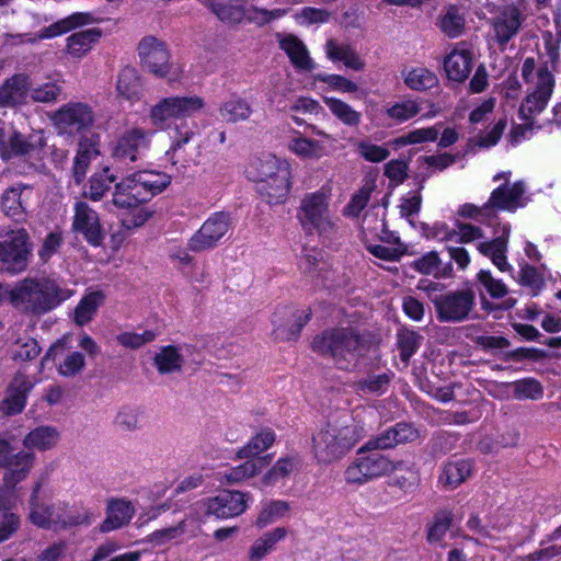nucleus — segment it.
<instances>
[{"mask_svg":"<svg viewBox=\"0 0 561 561\" xmlns=\"http://www.w3.org/2000/svg\"><path fill=\"white\" fill-rule=\"evenodd\" d=\"M288 148L298 157H301L304 159H312L319 157L321 145L318 140L299 136L291 139V141L288 145Z\"/></svg>","mask_w":561,"mask_h":561,"instance_id":"052dcab7","label":"nucleus"},{"mask_svg":"<svg viewBox=\"0 0 561 561\" xmlns=\"http://www.w3.org/2000/svg\"><path fill=\"white\" fill-rule=\"evenodd\" d=\"M473 471V462L469 459L447 461L439 474L438 481L447 489H456L465 482Z\"/></svg>","mask_w":561,"mask_h":561,"instance_id":"7c9ffc66","label":"nucleus"},{"mask_svg":"<svg viewBox=\"0 0 561 561\" xmlns=\"http://www.w3.org/2000/svg\"><path fill=\"white\" fill-rule=\"evenodd\" d=\"M137 49L140 61L148 71L161 78L169 73L170 53L163 42L146 36L139 42Z\"/></svg>","mask_w":561,"mask_h":561,"instance_id":"f3484780","label":"nucleus"},{"mask_svg":"<svg viewBox=\"0 0 561 561\" xmlns=\"http://www.w3.org/2000/svg\"><path fill=\"white\" fill-rule=\"evenodd\" d=\"M314 79L319 82L328 84V87L334 91L343 93H355L358 90V85L352 80L335 73H317Z\"/></svg>","mask_w":561,"mask_h":561,"instance_id":"680f3d73","label":"nucleus"},{"mask_svg":"<svg viewBox=\"0 0 561 561\" xmlns=\"http://www.w3.org/2000/svg\"><path fill=\"white\" fill-rule=\"evenodd\" d=\"M51 119L60 135L81 137L93 126L94 113L87 103L68 102L54 113Z\"/></svg>","mask_w":561,"mask_h":561,"instance_id":"1a4fd4ad","label":"nucleus"},{"mask_svg":"<svg viewBox=\"0 0 561 561\" xmlns=\"http://www.w3.org/2000/svg\"><path fill=\"white\" fill-rule=\"evenodd\" d=\"M62 93V85L57 81H47L32 88L30 84L28 95L36 103H54Z\"/></svg>","mask_w":561,"mask_h":561,"instance_id":"13d9d810","label":"nucleus"},{"mask_svg":"<svg viewBox=\"0 0 561 561\" xmlns=\"http://www.w3.org/2000/svg\"><path fill=\"white\" fill-rule=\"evenodd\" d=\"M409 266L421 275H431L436 279L449 278L454 274L451 261L443 264L437 251L422 254L412 261Z\"/></svg>","mask_w":561,"mask_h":561,"instance_id":"c756f323","label":"nucleus"},{"mask_svg":"<svg viewBox=\"0 0 561 561\" xmlns=\"http://www.w3.org/2000/svg\"><path fill=\"white\" fill-rule=\"evenodd\" d=\"M477 282L485 288L488 294L495 299L503 298L507 294V287L501 279H495L489 270H480Z\"/></svg>","mask_w":561,"mask_h":561,"instance_id":"774afa93","label":"nucleus"},{"mask_svg":"<svg viewBox=\"0 0 561 561\" xmlns=\"http://www.w3.org/2000/svg\"><path fill=\"white\" fill-rule=\"evenodd\" d=\"M249 493L224 490L206 501V515L217 519H227L241 515L247 510Z\"/></svg>","mask_w":561,"mask_h":561,"instance_id":"a211bd4d","label":"nucleus"},{"mask_svg":"<svg viewBox=\"0 0 561 561\" xmlns=\"http://www.w3.org/2000/svg\"><path fill=\"white\" fill-rule=\"evenodd\" d=\"M473 55L467 48H455L444 59V70L449 80L463 82L472 70Z\"/></svg>","mask_w":561,"mask_h":561,"instance_id":"c85d7f7f","label":"nucleus"},{"mask_svg":"<svg viewBox=\"0 0 561 561\" xmlns=\"http://www.w3.org/2000/svg\"><path fill=\"white\" fill-rule=\"evenodd\" d=\"M554 85V76L549 68L547 66L539 67L536 88L524 98L518 108V117L528 123V126H533L536 116L547 107Z\"/></svg>","mask_w":561,"mask_h":561,"instance_id":"9b49d317","label":"nucleus"},{"mask_svg":"<svg viewBox=\"0 0 561 561\" xmlns=\"http://www.w3.org/2000/svg\"><path fill=\"white\" fill-rule=\"evenodd\" d=\"M419 113L420 106L412 100L397 102L386 110L387 116L398 123H404L415 117Z\"/></svg>","mask_w":561,"mask_h":561,"instance_id":"bf43d9fd","label":"nucleus"},{"mask_svg":"<svg viewBox=\"0 0 561 561\" xmlns=\"http://www.w3.org/2000/svg\"><path fill=\"white\" fill-rule=\"evenodd\" d=\"M93 21L94 16L91 12H73L70 15L60 19L46 27H43L38 34L5 33V43L11 45H21L24 43L35 44L41 39L54 38L64 35L78 27L91 24Z\"/></svg>","mask_w":561,"mask_h":561,"instance_id":"ddd939ff","label":"nucleus"},{"mask_svg":"<svg viewBox=\"0 0 561 561\" xmlns=\"http://www.w3.org/2000/svg\"><path fill=\"white\" fill-rule=\"evenodd\" d=\"M404 83L412 90L426 91L438 84L436 75L426 68H413L404 78Z\"/></svg>","mask_w":561,"mask_h":561,"instance_id":"603ef678","label":"nucleus"},{"mask_svg":"<svg viewBox=\"0 0 561 561\" xmlns=\"http://www.w3.org/2000/svg\"><path fill=\"white\" fill-rule=\"evenodd\" d=\"M524 193V184L519 181L512 185L501 184L491 192L488 202L483 204V208L491 211L493 209L513 211L520 205Z\"/></svg>","mask_w":561,"mask_h":561,"instance_id":"393cba45","label":"nucleus"},{"mask_svg":"<svg viewBox=\"0 0 561 561\" xmlns=\"http://www.w3.org/2000/svg\"><path fill=\"white\" fill-rule=\"evenodd\" d=\"M153 131L141 127L126 129L112 148V157L115 161L129 164L142 158L149 149Z\"/></svg>","mask_w":561,"mask_h":561,"instance_id":"4468645a","label":"nucleus"},{"mask_svg":"<svg viewBox=\"0 0 561 561\" xmlns=\"http://www.w3.org/2000/svg\"><path fill=\"white\" fill-rule=\"evenodd\" d=\"M393 376L394 374L391 371L378 375H368L366 378L359 379L356 382V388L363 393L381 396L388 391Z\"/></svg>","mask_w":561,"mask_h":561,"instance_id":"3c124183","label":"nucleus"},{"mask_svg":"<svg viewBox=\"0 0 561 561\" xmlns=\"http://www.w3.org/2000/svg\"><path fill=\"white\" fill-rule=\"evenodd\" d=\"M65 243L64 232L60 229L49 231L43 239L37 251L42 264H47L56 255Z\"/></svg>","mask_w":561,"mask_h":561,"instance_id":"5fc2aeb1","label":"nucleus"},{"mask_svg":"<svg viewBox=\"0 0 561 561\" xmlns=\"http://www.w3.org/2000/svg\"><path fill=\"white\" fill-rule=\"evenodd\" d=\"M443 123L434 126L417 128L391 140L393 149H400L409 145L433 142L438 138Z\"/></svg>","mask_w":561,"mask_h":561,"instance_id":"37998d69","label":"nucleus"},{"mask_svg":"<svg viewBox=\"0 0 561 561\" xmlns=\"http://www.w3.org/2000/svg\"><path fill=\"white\" fill-rule=\"evenodd\" d=\"M157 333L152 330H145L142 333L123 332L116 336L117 342L130 350H138L147 343L154 341Z\"/></svg>","mask_w":561,"mask_h":561,"instance_id":"338daca9","label":"nucleus"},{"mask_svg":"<svg viewBox=\"0 0 561 561\" xmlns=\"http://www.w3.org/2000/svg\"><path fill=\"white\" fill-rule=\"evenodd\" d=\"M247 460L234 466L226 472L225 478L229 484L240 483L249 478L257 476L263 468L270 465L272 455H265L256 458H245Z\"/></svg>","mask_w":561,"mask_h":561,"instance_id":"72a5a7b5","label":"nucleus"},{"mask_svg":"<svg viewBox=\"0 0 561 561\" xmlns=\"http://www.w3.org/2000/svg\"><path fill=\"white\" fill-rule=\"evenodd\" d=\"M171 184V176L153 170L136 171L114 184L112 203L118 209H134L151 201Z\"/></svg>","mask_w":561,"mask_h":561,"instance_id":"7ed1b4c3","label":"nucleus"},{"mask_svg":"<svg viewBox=\"0 0 561 561\" xmlns=\"http://www.w3.org/2000/svg\"><path fill=\"white\" fill-rule=\"evenodd\" d=\"M116 175L111 172L108 167L103 168L91 175L84 185L83 196L93 202L101 201L115 183Z\"/></svg>","mask_w":561,"mask_h":561,"instance_id":"e433bc0d","label":"nucleus"},{"mask_svg":"<svg viewBox=\"0 0 561 561\" xmlns=\"http://www.w3.org/2000/svg\"><path fill=\"white\" fill-rule=\"evenodd\" d=\"M420 228L422 236L427 240L449 241L457 234V231L449 229L448 225L444 221H436L432 226L421 222Z\"/></svg>","mask_w":561,"mask_h":561,"instance_id":"69168bd1","label":"nucleus"},{"mask_svg":"<svg viewBox=\"0 0 561 561\" xmlns=\"http://www.w3.org/2000/svg\"><path fill=\"white\" fill-rule=\"evenodd\" d=\"M230 215L217 211L204 221L202 227L188 239L187 248L193 252H204L217 247L219 241L229 231Z\"/></svg>","mask_w":561,"mask_h":561,"instance_id":"2eb2a0df","label":"nucleus"},{"mask_svg":"<svg viewBox=\"0 0 561 561\" xmlns=\"http://www.w3.org/2000/svg\"><path fill=\"white\" fill-rule=\"evenodd\" d=\"M363 421L346 414L329 415L312 435V453L319 463H331L341 459L366 436Z\"/></svg>","mask_w":561,"mask_h":561,"instance_id":"f03ea898","label":"nucleus"},{"mask_svg":"<svg viewBox=\"0 0 561 561\" xmlns=\"http://www.w3.org/2000/svg\"><path fill=\"white\" fill-rule=\"evenodd\" d=\"M439 322L458 323L467 320L476 306L472 288L448 291L432 299Z\"/></svg>","mask_w":561,"mask_h":561,"instance_id":"9d476101","label":"nucleus"},{"mask_svg":"<svg viewBox=\"0 0 561 561\" xmlns=\"http://www.w3.org/2000/svg\"><path fill=\"white\" fill-rule=\"evenodd\" d=\"M298 463L299 460L297 457H280L262 477V483L266 486L276 484L278 481L287 478Z\"/></svg>","mask_w":561,"mask_h":561,"instance_id":"8fccbe9b","label":"nucleus"},{"mask_svg":"<svg viewBox=\"0 0 561 561\" xmlns=\"http://www.w3.org/2000/svg\"><path fill=\"white\" fill-rule=\"evenodd\" d=\"M117 92L130 102H137L142 95V83L138 72L133 67L121 70L117 79Z\"/></svg>","mask_w":561,"mask_h":561,"instance_id":"58836bf2","label":"nucleus"},{"mask_svg":"<svg viewBox=\"0 0 561 561\" xmlns=\"http://www.w3.org/2000/svg\"><path fill=\"white\" fill-rule=\"evenodd\" d=\"M44 484V479L36 481L32 488L28 505H30V520L38 528L49 529L53 524L57 525L60 522V516H55L54 505L42 502L39 494Z\"/></svg>","mask_w":561,"mask_h":561,"instance_id":"a878e982","label":"nucleus"},{"mask_svg":"<svg viewBox=\"0 0 561 561\" xmlns=\"http://www.w3.org/2000/svg\"><path fill=\"white\" fill-rule=\"evenodd\" d=\"M102 37V30L92 27L72 33L67 38L66 51L73 58L84 57Z\"/></svg>","mask_w":561,"mask_h":561,"instance_id":"2f4dec72","label":"nucleus"},{"mask_svg":"<svg viewBox=\"0 0 561 561\" xmlns=\"http://www.w3.org/2000/svg\"><path fill=\"white\" fill-rule=\"evenodd\" d=\"M297 219L307 236L329 231L333 225L329 217L325 194L321 192L307 194L297 209Z\"/></svg>","mask_w":561,"mask_h":561,"instance_id":"6e6552de","label":"nucleus"},{"mask_svg":"<svg viewBox=\"0 0 561 561\" xmlns=\"http://www.w3.org/2000/svg\"><path fill=\"white\" fill-rule=\"evenodd\" d=\"M101 137L91 133L89 136H81L72 164V178L77 185L85 179L92 160L100 156Z\"/></svg>","mask_w":561,"mask_h":561,"instance_id":"412c9836","label":"nucleus"},{"mask_svg":"<svg viewBox=\"0 0 561 561\" xmlns=\"http://www.w3.org/2000/svg\"><path fill=\"white\" fill-rule=\"evenodd\" d=\"M135 515L133 503L126 499H110L106 505V517L100 524L101 533H111L127 526Z\"/></svg>","mask_w":561,"mask_h":561,"instance_id":"b1692460","label":"nucleus"},{"mask_svg":"<svg viewBox=\"0 0 561 561\" xmlns=\"http://www.w3.org/2000/svg\"><path fill=\"white\" fill-rule=\"evenodd\" d=\"M523 20L520 9L514 3L500 11L493 20L495 39L500 46L506 45L518 34Z\"/></svg>","mask_w":561,"mask_h":561,"instance_id":"4be33fe9","label":"nucleus"},{"mask_svg":"<svg viewBox=\"0 0 561 561\" xmlns=\"http://www.w3.org/2000/svg\"><path fill=\"white\" fill-rule=\"evenodd\" d=\"M288 534L287 528L276 527L257 538L249 550L250 561H261L270 552L275 550L277 542L285 539Z\"/></svg>","mask_w":561,"mask_h":561,"instance_id":"c9c22d12","label":"nucleus"},{"mask_svg":"<svg viewBox=\"0 0 561 561\" xmlns=\"http://www.w3.org/2000/svg\"><path fill=\"white\" fill-rule=\"evenodd\" d=\"M279 48L287 55L291 65L299 71H312L314 62L305 43L294 34H287L279 39Z\"/></svg>","mask_w":561,"mask_h":561,"instance_id":"cd10ccee","label":"nucleus"},{"mask_svg":"<svg viewBox=\"0 0 561 561\" xmlns=\"http://www.w3.org/2000/svg\"><path fill=\"white\" fill-rule=\"evenodd\" d=\"M357 455L344 472L345 480L350 484L362 485L394 469L391 460L379 451L359 454L358 450Z\"/></svg>","mask_w":561,"mask_h":561,"instance_id":"f8f14e48","label":"nucleus"},{"mask_svg":"<svg viewBox=\"0 0 561 561\" xmlns=\"http://www.w3.org/2000/svg\"><path fill=\"white\" fill-rule=\"evenodd\" d=\"M204 100L197 95L169 96L161 99L150 108L149 118L157 129H165L172 119L190 117L204 107Z\"/></svg>","mask_w":561,"mask_h":561,"instance_id":"0eeeda50","label":"nucleus"},{"mask_svg":"<svg viewBox=\"0 0 561 561\" xmlns=\"http://www.w3.org/2000/svg\"><path fill=\"white\" fill-rule=\"evenodd\" d=\"M324 104L331 113L344 125L356 127L362 122V114L355 111L348 103L333 96H324Z\"/></svg>","mask_w":561,"mask_h":561,"instance_id":"49530a36","label":"nucleus"},{"mask_svg":"<svg viewBox=\"0 0 561 561\" xmlns=\"http://www.w3.org/2000/svg\"><path fill=\"white\" fill-rule=\"evenodd\" d=\"M34 136H24L16 129L11 131V136L5 145L7 150L1 153L3 159L11 157H23L30 154L36 148L42 146V138H38V144L33 141Z\"/></svg>","mask_w":561,"mask_h":561,"instance_id":"c03bdc74","label":"nucleus"},{"mask_svg":"<svg viewBox=\"0 0 561 561\" xmlns=\"http://www.w3.org/2000/svg\"><path fill=\"white\" fill-rule=\"evenodd\" d=\"M289 511V504L285 501L273 500L263 506L255 520L260 529L267 527L276 519L283 517Z\"/></svg>","mask_w":561,"mask_h":561,"instance_id":"6e6d98bb","label":"nucleus"},{"mask_svg":"<svg viewBox=\"0 0 561 561\" xmlns=\"http://www.w3.org/2000/svg\"><path fill=\"white\" fill-rule=\"evenodd\" d=\"M33 243L25 228H19L8 233L0 241V272L18 275L27 270L32 256Z\"/></svg>","mask_w":561,"mask_h":561,"instance_id":"423d86ee","label":"nucleus"},{"mask_svg":"<svg viewBox=\"0 0 561 561\" xmlns=\"http://www.w3.org/2000/svg\"><path fill=\"white\" fill-rule=\"evenodd\" d=\"M454 514L449 510H442L435 513L433 520L427 524L426 540L428 543H440L447 531L450 529Z\"/></svg>","mask_w":561,"mask_h":561,"instance_id":"de8ad7c7","label":"nucleus"},{"mask_svg":"<svg viewBox=\"0 0 561 561\" xmlns=\"http://www.w3.org/2000/svg\"><path fill=\"white\" fill-rule=\"evenodd\" d=\"M255 181L263 201L270 205L284 204L291 188V165L276 157L260 161V175Z\"/></svg>","mask_w":561,"mask_h":561,"instance_id":"39448f33","label":"nucleus"},{"mask_svg":"<svg viewBox=\"0 0 561 561\" xmlns=\"http://www.w3.org/2000/svg\"><path fill=\"white\" fill-rule=\"evenodd\" d=\"M33 185L16 183L7 190L1 195V209L4 215L12 218L16 222L24 221L26 219V198L24 197V191L32 192Z\"/></svg>","mask_w":561,"mask_h":561,"instance_id":"bb28decb","label":"nucleus"},{"mask_svg":"<svg viewBox=\"0 0 561 561\" xmlns=\"http://www.w3.org/2000/svg\"><path fill=\"white\" fill-rule=\"evenodd\" d=\"M30 76L15 73L0 85V107L14 108L27 102Z\"/></svg>","mask_w":561,"mask_h":561,"instance_id":"5701e85b","label":"nucleus"},{"mask_svg":"<svg viewBox=\"0 0 561 561\" xmlns=\"http://www.w3.org/2000/svg\"><path fill=\"white\" fill-rule=\"evenodd\" d=\"M252 112L253 110L250 103L237 94H232L231 98L225 101L219 107L221 118L228 123L247 121Z\"/></svg>","mask_w":561,"mask_h":561,"instance_id":"79ce46f5","label":"nucleus"},{"mask_svg":"<svg viewBox=\"0 0 561 561\" xmlns=\"http://www.w3.org/2000/svg\"><path fill=\"white\" fill-rule=\"evenodd\" d=\"M13 448L9 442L5 458L1 461V468H4L3 486L8 490H14L16 484L24 481L28 476L35 462V454L21 450L12 454Z\"/></svg>","mask_w":561,"mask_h":561,"instance_id":"6ab92c4d","label":"nucleus"},{"mask_svg":"<svg viewBox=\"0 0 561 561\" xmlns=\"http://www.w3.org/2000/svg\"><path fill=\"white\" fill-rule=\"evenodd\" d=\"M423 336L415 330L401 328L397 332V347L401 362L409 364L412 356L419 351Z\"/></svg>","mask_w":561,"mask_h":561,"instance_id":"a18cd8bd","label":"nucleus"},{"mask_svg":"<svg viewBox=\"0 0 561 561\" xmlns=\"http://www.w3.org/2000/svg\"><path fill=\"white\" fill-rule=\"evenodd\" d=\"M276 434L271 427L261 428L251 439L238 449L237 458H256L274 445Z\"/></svg>","mask_w":561,"mask_h":561,"instance_id":"4c0bfd02","label":"nucleus"},{"mask_svg":"<svg viewBox=\"0 0 561 561\" xmlns=\"http://www.w3.org/2000/svg\"><path fill=\"white\" fill-rule=\"evenodd\" d=\"M440 30L449 38L458 37L465 30V20L458 13L456 8H450L446 14L440 19Z\"/></svg>","mask_w":561,"mask_h":561,"instance_id":"0e129e2a","label":"nucleus"},{"mask_svg":"<svg viewBox=\"0 0 561 561\" xmlns=\"http://www.w3.org/2000/svg\"><path fill=\"white\" fill-rule=\"evenodd\" d=\"M183 355L175 345H164L153 357V364L161 375H168L182 370Z\"/></svg>","mask_w":561,"mask_h":561,"instance_id":"a19ab883","label":"nucleus"},{"mask_svg":"<svg viewBox=\"0 0 561 561\" xmlns=\"http://www.w3.org/2000/svg\"><path fill=\"white\" fill-rule=\"evenodd\" d=\"M519 284L528 287L531 290V296H538L546 287V282L542 273L534 265L528 263L520 264L518 273Z\"/></svg>","mask_w":561,"mask_h":561,"instance_id":"864d4df0","label":"nucleus"},{"mask_svg":"<svg viewBox=\"0 0 561 561\" xmlns=\"http://www.w3.org/2000/svg\"><path fill=\"white\" fill-rule=\"evenodd\" d=\"M211 12L222 22L238 24L245 18L244 7L241 4L228 2L222 3L217 0H208Z\"/></svg>","mask_w":561,"mask_h":561,"instance_id":"09e8293b","label":"nucleus"},{"mask_svg":"<svg viewBox=\"0 0 561 561\" xmlns=\"http://www.w3.org/2000/svg\"><path fill=\"white\" fill-rule=\"evenodd\" d=\"M105 296L102 291H91L85 294L77 305L73 311V321L83 327L92 321L99 307L104 302Z\"/></svg>","mask_w":561,"mask_h":561,"instance_id":"ea45409f","label":"nucleus"},{"mask_svg":"<svg viewBox=\"0 0 561 561\" xmlns=\"http://www.w3.org/2000/svg\"><path fill=\"white\" fill-rule=\"evenodd\" d=\"M67 296L50 279L38 282L26 278L10 291V300L16 308L33 314H43L59 306Z\"/></svg>","mask_w":561,"mask_h":561,"instance_id":"20e7f679","label":"nucleus"},{"mask_svg":"<svg viewBox=\"0 0 561 561\" xmlns=\"http://www.w3.org/2000/svg\"><path fill=\"white\" fill-rule=\"evenodd\" d=\"M85 367V358L81 352L75 351L66 355L59 363L57 370L62 377H75L79 375Z\"/></svg>","mask_w":561,"mask_h":561,"instance_id":"e2e57ef3","label":"nucleus"},{"mask_svg":"<svg viewBox=\"0 0 561 561\" xmlns=\"http://www.w3.org/2000/svg\"><path fill=\"white\" fill-rule=\"evenodd\" d=\"M327 57L333 62H343V65L355 71L363 70L365 64L360 60L358 54L348 44H340L334 38L325 43Z\"/></svg>","mask_w":561,"mask_h":561,"instance_id":"473e14b6","label":"nucleus"},{"mask_svg":"<svg viewBox=\"0 0 561 561\" xmlns=\"http://www.w3.org/2000/svg\"><path fill=\"white\" fill-rule=\"evenodd\" d=\"M373 345L371 333L353 325L324 329L311 342L313 352L331 359L336 369L344 371L356 370L368 357Z\"/></svg>","mask_w":561,"mask_h":561,"instance_id":"f257e3e1","label":"nucleus"},{"mask_svg":"<svg viewBox=\"0 0 561 561\" xmlns=\"http://www.w3.org/2000/svg\"><path fill=\"white\" fill-rule=\"evenodd\" d=\"M543 397V387L535 378L527 377L514 382V398L517 400H540Z\"/></svg>","mask_w":561,"mask_h":561,"instance_id":"4d7b16f0","label":"nucleus"},{"mask_svg":"<svg viewBox=\"0 0 561 561\" xmlns=\"http://www.w3.org/2000/svg\"><path fill=\"white\" fill-rule=\"evenodd\" d=\"M71 228L72 231L82 234L91 247L102 245L104 231L99 214L87 202L76 203Z\"/></svg>","mask_w":561,"mask_h":561,"instance_id":"dca6fc26","label":"nucleus"},{"mask_svg":"<svg viewBox=\"0 0 561 561\" xmlns=\"http://www.w3.org/2000/svg\"><path fill=\"white\" fill-rule=\"evenodd\" d=\"M34 387V382L22 371H18L8 385L5 396L0 402V411L3 415L13 416L23 412L27 403V397Z\"/></svg>","mask_w":561,"mask_h":561,"instance_id":"aec40b11","label":"nucleus"},{"mask_svg":"<svg viewBox=\"0 0 561 561\" xmlns=\"http://www.w3.org/2000/svg\"><path fill=\"white\" fill-rule=\"evenodd\" d=\"M60 438L56 427L49 425L37 426L30 431L23 438V445L27 449L46 451L54 448Z\"/></svg>","mask_w":561,"mask_h":561,"instance_id":"f704fd0d","label":"nucleus"}]
</instances>
